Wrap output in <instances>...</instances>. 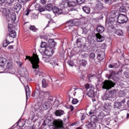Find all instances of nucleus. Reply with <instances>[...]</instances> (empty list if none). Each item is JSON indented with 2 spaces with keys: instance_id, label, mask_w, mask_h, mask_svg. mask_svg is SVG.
Wrapping results in <instances>:
<instances>
[{
  "instance_id": "obj_28",
  "label": "nucleus",
  "mask_w": 129,
  "mask_h": 129,
  "mask_svg": "<svg viewBox=\"0 0 129 129\" xmlns=\"http://www.w3.org/2000/svg\"><path fill=\"white\" fill-rule=\"evenodd\" d=\"M82 9L83 12L87 15H89V14H90V8L88 7H84Z\"/></svg>"
},
{
  "instance_id": "obj_44",
  "label": "nucleus",
  "mask_w": 129,
  "mask_h": 129,
  "mask_svg": "<svg viewBox=\"0 0 129 129\" xmlns=\"http://www.w3.org/2000/svg\"><path fill=\"white\" fill-rule=\"evenodd\" d=\"M34 109L35 110H36V111H40V110H41V107H39L38 105H35L34 106Z\"/></svg>"
},
{
  "instance_id": "obj_54",
  "label": "nucleus",
  "mask_w": 129,
  "mask_h": 129,
  "mask_svg": "<svg viewBox=\"0 0 129 129\" xmlns=\"http://www.w3.org/2000/svg\"><path fill=\"white\" fill-rule=\"evenodd\" d=\"M45 17L46 18V19H48V20H50V21H51V15L50 14H46L45 15Z\"/></svg>"
},
{
  "instance_id": "obj_48",
  "label": "nucleus",
  "mask_w": 129,
  "mask_h": 129,
  "mask_svg": "<svg viewBox=\"0 0 129 129\" xmlns=\"http://www.w3.org/2000/svg\"><path fill=\"white\" fill-rule=\"evenodd\" d=\"M79 101L77 100V99H73L72 103L73 104H77V103H78Z\"/></svg>"
},
{
  "instance_id": "obj_29",
  "label": "nucleus",
  "mask_w": 129,
  "mask_h": 129,
  "mask_svg": "<svg viewBox=\"0 0 129 129\" xmlns=\"http://www.w3.org/2000/svg\"><path fill=\"white\" fill-rule=\"evenodd\" d=\"M45 10L48 11V12H51V10H53V5L52 4H48L45 6Z\"/></svg>"
},
{
  "instance_id": "obj_6",
  "label": "nucleus",
  "mask_w": 129,
  "mask_h": 129,
  "mask_svg": "<svg viewBox=\"0 0 129 129\" xmlns=\"http://www.w3.org/2000/svg\"><path fill=\"white\" fill-rule=\"evenodd\" d=\"M115 84L112 81L105 80L102 82V86L103 89H106V90H109V89H111L112 87H114Z\"/></svg>"
},
{
  "instance_id": "obj_31",
  "label": "nucleus",
  "mask_w": 129,
  "mask_h": 129,
  "mask_svg": "<svg viewBox=\"0 0 129 129\" xmlns=\"http://www.w3.org/2000/svg\"><path fill=\"white\" fill-rule=\"evenodd\" d=\"M115 34L117 35V36H121L123 35V32L120 29H117L115 31Z\"/></svg>"
},
{
  "instance_id": "obj_52",
  "label": "nucleus",
  "mask_w": 129,
  "mask_h": 129,
  "mask_svg": "<svg viewBox=\"0 0 129 129\" xmlns=\"http://www.w3.org/2000/svg\"><path fill=\"white\" fill-rule=\"evenodd\" d=\"M85 115H86V114L83 113L81 115V120H84L85 118Z\"/></svg>"
},
{
  "instance_id": "obj_15",
  "label": "nucleus",
  "mask_w": 129,
  "mask_h": 129,
  "mask_svg": "<svg viewBox=\"0 0 129 129\" xmlns=\"http://www.w3.org/2000/svg\"><path fill=\"white\" fill-rule=\"evenodd\" d=\"M105 58V53L104 52L100 51L97 52V59L99 61H102Z\"/></svg>"
},
{
  "instance_id": "obj_63",
  "label": "nucleus",
  "mask_w": 129,
  "mask_h": 129,
  "mask_svg": "<svg viewBox=\"0 0 129 129\" xmlns=\"http://www.w3.org/2000/svg\"><path fill=\"white\" fill-rule=\"evenodd\" d=\"M40 3L41 4H42V5H45V4H46L45 0H40Z\"/></svg>"
},
{
  "instance_id": "obj_38",
  "label": "nucleus",
  "mask_w": 129,
  "mask_h": 129,
  "mask_svg": "<svg viewBox=\"0 0 129 129\" xmlns=\"http://www.w3.org/2000/svg\"><path fill=\"white\" fill-rule=\"evenodd\" d=\"M42 87H43V88H45V87H47V86H48V83H47V82H46V79H43L42 80Z\"/></svg>"
},
{
  "instance_id": "obj_32",
  "label": "nucleus",
  "mask_w": 129,
  "mask_h": 129,
  "mask_svg": "<svg viewBox=\"0 0 129 129\" xmlns=\"http://www.w3.org/2000/svg\"><path fill=\"white\" fill-rule=\"evenodd\" d=\"M97 118L98 119H103V117H104V113L102 112H100L99 114L97 116Z\"/></svg>"
},
{
  "instance_id": "obj_30",
  "label": "nucleus",
  "mask_w": 129,
  "mask_h": 129,
  "mask_svg": "<svg viewBox=\"0 0 129 129\" xmlns=\"http://www.w3.org/2000/svg\"><path fill=\"white\" fill-rule=\"evenodd\" d=\"M68 23H69V28H71V27H73V26H75V21L74 20H70L68 21Z\"/></svg>"
},
{
  "instance_id": "obj_37",
  "label": "nucleus",
  "mask_w": 129,
  "mask_h": 129,
  "mask_svg": "<svg viewBox=\"0 0 129 129\" xmlns=\"http://www.w3.org/2000/svg\"><path fill=\"white\" fill-rule=\"evenodd\" d=\"M15 9L17 12H19V11H21V9H22V5L20 4H18L15 6Z\"/></svg>"
},
{
  "instance_id": "obj_53",
  "label": "nucleus",
  "mask_w": 129,
  "mask_h": 129,
  "mask_svg": "<svg viewBox=\"0 0 129 129\" xmlns=\"http://www.w3.org/2000/svg\"><path fill=\"white\" fill-rule=\"evenodd\" d=\"M105 4H107V5H110L111 4V0H104Z\"/></svg>"
},
{
  "instance_id": "obj_19",
  "label": "nucleus",
  "mask_w": 129,
  "mask_h": 129,
  "mask_svg": "<svg viewBox=\"0 0 129 129\" xmlns=\"http://www.w3.org/2000/svg\"><path fill=\"white\" fill-rule=\"evenodd\" d=\"M51 105H52V104L49 101H47L44 103H42V107L43 109H45V110L48 109V108H50Z\"/></svg>"
},
{
  "instance_id": "obj_26",
  "label": "nucleus",
  "mask_w": 129,
  "mask_h": 129,
  "mask_svg": "<svg viewBox=\"0 0 129 129\" xmlns=\"http://www.w3.org/2000/svg\"><path fill=\"white\" fill-rule=\"evenodd\" d=\"M103 107L105 108L106 110H110V108H111V103L105 102Z\"/></svg>"
},
{
  "instance_id": "obj_64",
  "label": "nucleus",
  "mask_w": 129,
  "mask_h": 129,
  "mask_svg": "<svg viewBox=\"0 0 129 129\" xmlns=\"http://www.w3.org/2000/svg\"><path fill=\"white\" fill-rule=\"evenodd\" d=\"M27 1H28V0H18V2L24 3H26V2H27Z\"/></svg>"
},
{
  "instance_id": "obj_13",
  "label": "nucleus",
  "mask_w": 129,
  "mask_h": 129,
  "mask_svg": "<svg viewBox=\"0 0 129 129\" xmlns=\"http://www.w3.org/2000/svg\"><path fill=\"white\" fill-rule=\"evenodd\" d=\"M80 91H82V89H77V88H71L68 92L69 96L71 97V96H75L76 95V93L77 92H80Z\"/></svg>"
},
{
  "instance_id": "obj_7",
  "label": "nucleus",
  "mask_w": 129,
  "mask_h": 129,
  "mask_svg": "<svg viewBox=\"0 0 129 129\" xmlns=\"http://www.w3.org/2000/svg\"><path fill=\"white\" fill-rule=\"evenodd\" d=\"M19 74L21 76V78H23L24 80L29 79V73L26 68H21L19 70Z\"/></svg>"
},
{
  "instance_id": "obj_27",
  "label": "nucleus",
  "mask_w": 129,
  "mask_h": 129,
  "mask_svg": "<svg viewBox=\"0 0 129 129\" xmlns=\"http://www.w3.org/2000/svg\"><path fill=\"white\" fill-rule=\"evenodd\" d=\"M96 30L98 33H100V34H102V33H103V32H104L105 29L103 26H99L97 27Z\"/></svg>"
},
{
  "instance_id": "obj_47",
  "label": "nucleus",
  "mask_w": 129,
  "mask_h": 129,
  "mask_svg": "<svg viewBox=\"0 0 129 129\" xmlns=\"http://www.w3.org/2000/svg\"><path fill=\"white\" fill-rule=\"evenodd\" d=\"M76 2H77V4L79 5H82L85 2V0H76Z\"/></svg>"
},
{
  "instance_id": "obj_23",
  "label": "nucleus",
  "mask_w": 129,
  "mask_h": 129,
  "mask_svg": "<svg viewBox=\"0 0 129 129\" xmlns=\"http://www.w3.org/2000/svg\"><path fill=\"white\" fill-rule=\"evenodd\" d=\"M25 92L26 96V102L28 101V99L30 98V94L31 93V91H30V88L29 86H27L26 88H25Z\"/></svg>"
},
{
  "instance_id": "obj_2",
  "label": "nucleus",
  "mask_w": 129,
  "mask_h": 129,
  "mask_svg": "<svg viewBox=\"0 0 129 129\" xmlns=\"http://www.w3.org/2000/svg\"><path fill=\"white\" fill-rule=\"evenodd\" d=\"M119 13L116 11L111 12L107 16V21L106 22V27L109 30L110 28H113L114 22H115V18L118 17Z\"/></svg>"
},
{
  "instance_id": "obj_17",
  "label": "nucleus",
  "mask_w": 129,
  "mask_h": 129,
  "mask_svg": "<svg viewBox=\"0 0 129 129\" xmlns=\"http://www.w3.org/2000/svg\"><path fill=\"white\" fill-rule=\"evenodd\" d=\"M9 33L7 36V39L9 38H11L12 39H14L16 37H17V32H16V30H13L9 31Z\"/></svg>"
},
{
  "instance_id": "obj_45",
  "label": "nucleus",
  "mask_w": 129,
  "mask_h": 129,
  "mask_svg": "<svg viewBox=\"0 0 129 129\" xmlns=\"http://www.w3.org/2000/svg\"><path fill=\"white\" fill-rule=\"evenodd\" d=\"M40 47L41 48H46V47H47V43H46L45 42H41V44L40 45Z\"/></svg>"
},
{
  "instance_id": "obj_51",
  "label": "nucleus",
  "mask_w": 129,
  "mask_h": 129,
  "mask_svg": "<svg viewBox=\"0 0 129 129\" xmlns=\"http://www.w3.org/2000/svg\"><path fill=\"white\" fill-rule=\"evenodd\" d=\"M68 63L70 66H71L72 67H73V66H74V63L71 60H69V61H68Z\"/></svg>"
},
{
  "instance_id": "obj_18",
  "label": "nucleus",
  "mask_w": 129,
  "mask_h": 129,
  "mask_svg": "<svg viewBox=\"0 0 129 129\" xmlns=\"http://www.w3.org/2000/svg\"><path fill=\"white\" fill-rule=\"evenodd\" d=\"M117 9L119 10V12L121 13H126V9L122 4H119L117 5Z\"/></svg>"
},
{
  "instance_id": "obj_59",
  "label": "nucleus",
  "mask_w": 129,
  "mask_h": 129,
  "mask_svg": "<svg viewBox=\"0 0 129 129\" xmlns=\"http://www.w3.org/2000/svg\"><path fill=\"white\" fill-rule=\"evenodd\" d=\"M7 1L8 4L11 5V4H12L13 2H15V0H7Z\"/></svg>"
},
{
  "instance_id": "obj_33",
  "label": "nucleus",
  "mask_w": 129,
  "mask_h": 129,
  "mask_svg": "<svg viewBox=\"0 0 129 129\" xmlns=\"http://www.w3.org/2000/svg\"><path fill=\"white\" fill-rule=\"evenodd\" d=\"M87 64V61L85 60H82L80 61V65L81 66H83L85 67L86 66V64Z\"/></svg>"
},
{
  "instance_id": "obj_50",
  "label": "nucleus",
  "mask_w": 129,
  "mask_h": 129,
  "mask_svg": "<svg viewBox=\"0 0 129 129\" xmlns=\"http://www.w3.org/2000/svg\"><path fill=\"white\" fill-rule=\"evenodd\" d=\"M91 59H94L95 58V53L92 52L90 54Z\"/></svg>"
},
{
  "instance_id": "obj_1",
  "label": "nucleus",
  "mask_w": 129,
  "mask_h": 129,
  "mask_svg": "<svg viewBox=\"0 0 129 129\" xmlns=\"http://www.w3.org/2000/svg\"><path fill=\"white\" fill-rule=\"evenodd\" d=\"M26 59L29 60L32 65V72H34L35 75H38V76H43V72L40 71L39 69V59L38 55H35L34 57H31L29 56H26Z\"/></svg>"
},
{
  "instance_id": "obj_4",
  "label": "nucleus",
  "mask_w": 129,
  "mask_h": 129,
  "mask_svg": "<svg viewBox=\"0 0 129 129\" xmlns=\"http://www.w3.org/2000/svg\"><path fill=\"white\" fill-rule=\"evenodd\" d=\"M56 46V42L52 40V42L50 43V46L46 47L44 51V54H45V56H51L53 55L54 51H53V48Z\"/></svg>"
},
{
  "instance_id": "obj_34",
  "label": "nucleus",
  "mask_w": 129,
  "mask_h": 129,
  "mask_svg": "<svg viewBox=\"0 0 129 129\" xmlns=\"http://www.w3.org/2000/svg\"><path fill=\"white\" fill-rule=\"evenodd\" d=\"M121 107V104L120 102H115L114 103V108H117L119 109Z\"/></svg>"
},
{
  "instance_id": "obj_60",
  "label": "nucleus",
  "mask_w": 129,
  "mask_h": 129,
  "mask_svg": "<svg viewBox=\"0 0 129 129\" xmlns=\"http://www.w3.org/2000/svg\"><path fill=\"white\" fill-rule=\"evenodd\" d=\"M48 100H50V101H53L54 98H53L52 96L49 97Z\"/></svg>"
},
{
  "instance_id": "obj_43",
  "label": "nucleus",
  "mask_w": 129,
  "mask_h": 129,
  "mask_svg": "<svg viewBox=\"0 0 129 129\" xmlns=\"http://www.w3.org/2000/svg\"><path fill=\"white\" fill-rule=\"evenodd\" d=\"M116 92H117L116 90L114 89L113 90L109 91V95H111V96L114 95V94H115V93H116Z\"/></svg>"
},
{
  "instance_id": "obj_21",
  "label": "nucleus",
  "mask_w": 129,
  "mask_h": 129,
  "mask_svg": "<svg viewBox=\"0 0 129 129\" xmlns=\"http://www.w3.org/2000/svg\"><path fill=\"white\" fill-rule=\"evenodd\" d=\"M52 11L54 14H57V15H61L63 13V10L59 9L57 7H53L52 8Z\"/></svg>"
},
{
  "instance_id": "obj_9",
  "label": "nucleus",
  "mask_w": 129,
  "mask_h": 129,
  "mask_svg": "<svg viewBox=\"0 0 129 129\" xmlns=\"http://www.w3.org/2000/svg\"><path fill=\"white\" fill-rule=\"evenodd\" d=\"M117 21L119 24H124L127 21V17L124 15L119 14L117 17Z\"/></svg>"
},
{
  "instance_id": "obj_55",
  "label": "nucleus",
  "mask_w": 129,
  "mask_h": 129,
  "mask_svg": "<svg viewBox=\"0 0 129 129\" xmlns=\"http://www.w3.org/2000/svg\"><path fill=\"white\" fill-rule=\"evenodd\" d=\"M32 18L34 19V20H35V19H38V15L36 14H34L32 15Z\"/></svg>"
},
{
  "instance_id": "obj_5",
  "label": "nucleus",
  "mask_w": 129,
  "mask_h": 129,
  "mask_svg": "<svg viewBox=\"0 0 129 129\" xmlns=\"http://www.w3.org/2000/svg\"><path fill=\"white\" fill-rule=\"evenodd\" d=\"M85 87L87 90L89 89V91L87 92V94L89 97H95V92H94V86L89 84H86L85 85Z\"/></svg>"
},
{
  "instance_id": "obj_62",
  "label": "nucleus",
  "mask_w": 129,
  "mask_h": 129,
  "mask_svg": "<svg viewBox=\"0 0 129 129\" xmlns=\"http://www.w3.org/2000/svg\"><path fill=\"white\" fill-rule=\"evenodd\" d=\"M82 30L83 31V34H84V35H86L87 32L85 29H83V28H82Z\"/></svg>"
},
{
  "instance_id": "obj_35",
  "label": "nucleus",
  "mask_w": 129,
  "mask_h": 129,
  "mask_svg": "<svg viewBox=\"0 0 129 129\" xmlns=\"http://www.w3.org/2000/svg\"><path fill=\"white\" fill-rule=\"evenodd\" d=\"M110 98H111V97H110L109 94H106L104 95V96L103 98V100H109V99H110Z\"/></svg>"
},
{
  "instance_id": "obj_20",
  "label": "nucleus",
  "mask_w": 129,
  "mask_h": 129,
  "mask_svg": "<svg viewBox=\"0 0 129 129\" xmlns=\"http://www.w3.org/2000/svg\"><path fill=\"white\" fill-rule=\"evenodd\" d=\"M40 91L39 90H35L32 94V97L34 99H37V98L40 97Z\"/></svg>"
},
{
  "instance_id": "obj_41",
  "label": "nucleus",
  "mask_w": 129,
  "mask_h": 129,
  "mask_svg": "<svg viewBox=\"0 0 129 129\" xmlns=\"http://www.w3.org/2000/svg\"><path fill=\"white\" fill-rule=\"evenodd\" d=\"M95 77H96V76H95V75H88V79L89 81L90 82L93 79H94V78H95Z\"/></svg>"
},
{
  "instance_id": "obj_11",
  "label": "nucleus",
  "mask_w": 129,
  "mask_h": 129,
  "mask_svg": "<svg viewBox=\"0 0 129 129\" xmlns=\"http://www.w3.org/2000/svg\"><path fill=\"white\" fill-rule=\"evenodd\" d=\"M3 69L4 70H3V71H6V72H8V73H11L12 69H13V62H12V61H7V64Z\"/></svg>"
},
{
  "instance_id": "obj_12",
  "label": "nucleus",
  "mask_w": 129,
  "mask_h": 129,
  "mask_svg": "<svg viewBox=\"0 0 129 129\" xmlns=\"http://www.w3.org/2000/svg\"><path fill=\"white\" fill-rule=\"evenodd\" d=\"M8 60L5 57H0V73H3L4 71L2 70H5V64H7Z\"/></svg>"
},
{
  "instance_id": "obj_8",
  "label": "nucleus",
  "mask_w": 129,
  "mask_h": 129,
  "mask_svg": "<svg viewBox=\"0 0 129 129\" xmlns=\"http://www.w3.org/2000/svg\"><path fill=\"white\" fill-rule=\"evenodd\" d=\"M51 126H53V129H59L63 127V121L60 119L52 121L50 124Z\"/></svg>"
},
{
  "instance_id": "obj_58",
  "label": "nucleus",
  "mask_w": 129,
  "mask_h": 129,
  "mask_svg": "<svg viewBox=\"0 0 129 129\" xmlns=\"http://www.w3.org/2000/svg\"><path fill=\"white\" fill-rule=\"evenodd\" d=\"M50 23H51V20L48 21V24H47L46 26L45 27L44 30H45V29H46V28H48V27H50Z\"/></svg>"
},
{
  "instance_id": "obj_3",
  "label": "nucleus",
  "mask_w": 129,
  "mask_h": 129,
  "mask_svg": "<svg viewBox=\"0 0 129 129\" xmlns=\"http://www.w3.org/2000/svg\"><path fill=\"white\" fill-rule=\"evenodd\" d=\"M43 60H44L45 62L46 63H49L50 65H52L53 67L54 66H58V62L59 61V60L58 59V58L57 57H53L52 58H51L50 56H45V55H43L42 56Z\"/></svg>"
},
{
  "instance_id": "obj_36",
  "label": "nucleus",
  "mask_w": 129,
  "mask_h": 129,
  "mask_svg": "<svg viewBox=\"0 0 129 129\" xmlns=\"http://www.w3.org/2000/svg\"><path fill=\"white\" fill-rule=\"evenodd\" d=\"M17 19V15H16V13H13L12 14L11 16V19L13 22H15L16 21V19Z\"/></svg>"
},
{
  "instance_id": "obj_16",
  "label": "nucleus",
  "mask_w": 129,
  "mask_h": 129,
  "mask_svg": "<svg viewBox=\"0 0 129 129\" xmlns=\"http://www.w3.org/2000/svg\"><path fill=\"white\" fill-rule=\"evenodd\" d=\"M49 95V92H40V94L39 95V98L42 101H44L46 99V97Z\"/></svg>"
},
{
  "instance_id": "obj_24",
  "label": "nucleus",
  "mask_w": 129,
  "mask_h": 129,
  "mask_svg": "<svg viewBox=\"0 0 129 129\" xmlns=\"http://www.w3.org/2000/svg\"><path fill=\"white\" fill-rule=\"evenodd\" d=\"M96 9H97L98 11H101V10L103 9V4L99 1L97 2L96 5Z\"/></svg>"
},
{
  "instance_id": "obj_22",
  "label": "nucleus",
  "mask_w": 129,
  "mask_h": 129,
  "mask_svg": "<svg viewBox=\"0 0 129 129\" xmlns=\"http://www.w3.org/2000/svg\"><path fill=\"white\" fill-rule=\"evenodd\" d=\"M96 40L97 42L101 43L104 41V37L99 34V33L96 34Z\"/></svg>"
},
{
  "instance_id": "obj_57",
  "label": "nucleus",
  "mask_w": 129,
  "mask_h": 129,
  "mask_svg": "<svg viewBox=\"0 0 129 129\" xmlns=\"http://www.w3.org/2000/svg\"><path fill=\"white\" fill-rule=\"evenodd\" d=\"M116 63H113L112 64H109L108 66L109 68H114L115 67Z\"/></svg>"
},
{
  "instance_id": "obj_10",
  "label": "nucleus",
  "mask_w": 129,
  "mask_h": 129,
  "mask_svg": "<svg viewBox=\"0 0 129 129\" xmlns=\"http://www.w3.org/2000/svg\"><path fill=\"white\" fill-rule=\"evenodd\" d=\"M63 5L64 6L65 8L67 7H75L77 5L76 1H73L70 2V0H64V2L62 3Z\"/></svg>"
},
{
  "instance_id": "obj_39",
  "label": "nucleus",
  "mask_w": 129,
  "mask_h": 129,
  "mask_svg": "<svg viewBox=\"0 0 129 129\" xmlns=\"http://www.w3.org/2000/svg\"><path fill=\"white\" fill-rule=\"evenodd\" d=\"M117 74H118V73H115V72H114V71H112L110 73V75L109 76L108 78V79H111L112 77H113V76H114V75H116Z\"/></svg>"
},
{
  "instance_id": "obj_49",
  "label": "nucleus",
  "mask_w": 129,
  "mask_h": 129,
  "mask_svg": "<svg viewBox=\"0 0 129 129\" xmlns=\"http://www.w3.org/2000/svg\"><path fill=\"white\" fill-rule=\"evenodd\" d=\"M38 11L40 13H42V12H45V11H46V9L45 8L40 7L38 8Z\"/></svg>"
},
{
  "instance_id": "obj_25",
  "label": "nucleus",
  "mask_w": 129,
  "mask_h": 129,
  "mask_svg": "<svg viewBox=\"0 0 129 129\" xmlns=\"http://www.w3.org/2000/svg\"><path fill=\"white\" fill-rule=\"evenodd\" d=\"M63 114H64V111L63 110H57L55 112V115H56V116H62Z\"/></svg>"
},
{
  "instance_id": "obj_42",
  "label": "nucleus",
  "mask_w": 129,
  "mask_h": 129,
  "mask_svg": "<svg viewBox=\"0 0 129 129\" xmlns=\"http://www.w3.org/2000/svg\"><path fill=\"white\" fill-rule=\"evenodd\" d=\"M29 29L30 31H32V32H37V30H38L37 28H36L35 26L31 25L29 27Z\"/></svg>"
},
{
  "instance_id": "obj_14",
  "label": "nucleus",
  "mask_w": 129,
  "mask_h": 129,
  "mask_svg": "<svg viewBox=\"0 0 129 129\" xmlns=\"http://www.w3.org/2000/svg\"><path fill=\"white\" fill-rule=\"evenodd\" d=\"M0 12H2L3 14V16L4 17H10V14H11V12H10V11L9 10H7V9L5 8L4 6H0Z\"/></svg>"
},
{
  "instance_id": "obj_40",
  "label": "nucleus",
  "mask_w": 129,
  "mask_h": 129,
  "mask_svg": "<svg viewBox=\"0 0 129 129\" xmlns=\"http://www.w3.org/2000/svg\"><path fill=\"white\" fill-rule=\"evenodd\" d=\"M10 41H9V39L7 38L6 40L3 41V46L4 47H7L9 45V44H10Z\"/></svg>"
},
{
  "instance_id": "obj_46",
  "label": "nucleus",
  "mask_w": 129,
  "mask_h": 129,
  "mask_svg": "<svg viewBox=\"0 0 129 129\" xmlns=\"http://www.w3.org/2000/svg\"><path fill=\"white\" fill-rule=\"evenodd\" d=\"M14 28V25L13 24H9L8 25V31H12Z\"/></svg>"
},
{
  "instance_id": "obj_56",
  "label": "nucleus",
  "mask_w": 129,
  "mask_h": 129,
  "mask_svg": "<svg viewBox=\"0 0 129 129\" xmlns=\"http://www.w3.org/2000/svg\"><path fill=\"white\" fill-rule=\"evenodd\" d=\"M124 75L125 77H126V78H129V73H128L124 72Z\"/></svg>"
},
{
  "instance_id": "obj_61",
  "label": "nucleus",
  "mask_w": 129,
  "mask_h": 129,
  "mask_svg": "<svg viewBox=\"0 0 129 129\" xmlns=\"http://www.w3.org/2000/svg\"><path fill=\"white\" fill-rule=\"evenodd\" d=\"M24 14H25V16H29V14H30V11H29V10H27V11H25Z\"/></svg>"
}]
</instances>
